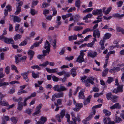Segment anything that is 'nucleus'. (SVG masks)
<instances>
[{
  "instance_id": "obj_1",
  "label": "nucleus",
  "mask_w": 124,
  "mask_h": 124,
  "mask_svg": "<svg viewBox=\"0 0 124 124\" xmlns=\"http://www.w3.org/2000/svg\"><path fill=\"white\" fill-rule=\"evenodd\" d=\"M106 98L108 100H111L112 102L115 103L117 102V99L118 97L112 95L111 93H108L106 95Z\"/></svg>"
},
{
  "instance_id": "obj_2",
  "label": "nucleus",
  "mask_w": 124,
  "mask_h": 124,
  "mask_svg": "<svg viewBox=\"0 0 124 124\" xmlns=\"http://www.w3.org/2000/svg\"><path fill=\"white\" fill-rule=\"evenodd\" d=\"M51 46L47 40H46L45 43L44 48L46 50H43L42 51L43 53H49L50 49Z\"/></svg>"
},
{
  "instance_id": "obj_3",
  "label": "nucleus",
  "mask_w": 124,
  "mask_h": 124,
  "mask_svg": "<svg viewBox=\"0 0 124 124\" xmlns=\"http://www.w3.org/2000/svg\"><path fill=\"white\" fill-rule=\"evenodd\" d=\"M53 89L54 91H57L58 92L65 91L67 89L64 86L60 85V87L58 85H55L53 87Z\"/></svg>"
},
{
  "instance_id": "obj_4",
  "label": "nucleus",
  "mask_w": 124,
  "mask_h": 124,
  "mask_svg": "<svg viewBox=\"0 0 124 124\" xmlns=\"http://www.w3.org/2000/svg\"><path fill=\"white\" fill-rule=\"evenodd\" d=\"M94 78L91 76L88 77L86 80L85 85L86 87H89L90 86V84H93L94 83L93 81Z\"/></svg>"
},
{
  "instance_id": "obj_5",
  "label": "nucleus",
  "mask_w": 124,
  "mask_h": 124,
  "mask_svg": "<svg viewBox=\"0 0 124 124\" xmlns=\"http://www.w3.org/2000/svg\"><path fill=\"white\" fill-rule=\"evenodd\" d=\"M23 4V2L22 1H20L19 3H16V9L15 14L17 15L20 13L21 11V6Z\"/></svg>"
},
{
  "instance_id": "obj_6",
  "label": "nucleus",
  "mask_w": 124,
  "mask_h": 124,
  "mask_svg": "<svg viewBox=\"0 0 124 124\" xmlns=\"http://www.w3.org/2000/svg\"><path fill=\"white\" fill-rule=\"evenodd\" d=\"M80 55L78 56L76 60V61L79 63H81L84 61V59L83 58L85 54L83 51H80Z\"/></svg>"
},
{
  "instance_id": "obj_7",
  "label": "nucleus",
  "mask_w": 124,
  "mask_h": 124,
  "mask_svg": "<svg viewBox=\"0 0 124 124\" xmlns=\"http://www.w3.org/2000/svg\"><path fill=\"white\" fill-rule=\"evenodd\" d=\"M65 110H62L60 113V115L58 114L56 115V116L57 119L58 121L59 122H61V120L60 119V118L62 119L64 116L65 115Z\"/></svg>"
},
{
  "instance_id": "obj_8",
  "label": "nucleus",
  "mask_w": 124,
  "mask_h": 124,
  "mask_svg": "<svg viewBox=\"0 0 124 124\" xmlns=\"http://www.w3.org/2000/svg\"><path fill=\"white\" fill-rule=\"evenodd\" d=\"M102 10L101 9H96L93 11L92 14L94 15H98V17H101Z\"/></svg>"
},
{
  "instance_id": "obj_9",
  "label": "nucleus",
  "mask_w": 124,
  "mask_h": 124,
  "mask_svg": "<svg viewBox=\"0 0 124 124\" xmlns=\"http://www.w3.org/2000/svg\"><path fill=\"white\" fill-rule=\"evenodd\" d=\"M3 39L4 40V42L8 44H13L14 42L12 38H8L6 37H5L2 38L1 40Z\"/></svg>"
},
{
  "instance_id": "obj_10",
  "label": "nucleus",
  "mask_w": 124,
  "mask_h": 124,
  "mask_svg": "<svg viewBox=\"0 0 124 124\" xmlns=\"http://www.w3.org/2000/svg\"><path fill=\"white\" fill-rule=\"evenodd\" d=\"M83 107V105L82 103H77L75 104V108H73V110L75 111H79L80 109Z\"/></svg>"
},
{
  "instance_id": "obj_11",
  "label": "nucleus",
  "mask_w": 124,
  "mask_h": 124,
  "mask_svg": "<svg viewBox=\"0 0 124 124\" xmlns=\"http://www.w3.org/2000/svg\"><path fill=\"white\" fill-rule=\"evenodd\" d=\"M42 104H39L37 106L35 110V111L33 114V116H34L36 115L39 114L40 112V109L42 107Z\"/></svg>"
},
{
  "instance_id": "obj_12",
  "label": "nucleus",
  "mask_w": 124,
  "mask_h": 124,
  "mask_svg": "<svg viewBox=\"0 0 124 124\" xmlns=\"http://www.w3.org/2000/svg\"><path fill=\"white\" fill-rule=\"evenodd\" d=\"M111 109H113L115 108L119 109L121 108V105L118 103H116L110 107Z\"/></svg>"
},
{
  "instance_id": "obj_13",
  "label": "nucleus",
  "mask_w": 124,
  "mask_h": 124,
  "mask_svg": "<svg viewBox=\"0 0 124 124\" xmlns=\"http://www.w3.org/2000/svg\"><path fill=\"white\" fill-rule=\"evenodd\" d=\"M123 91L122 86H119L117 88V89H114L113 91V92L115 93H117L119 92H122Z\"/></svg>"
},
{
  "instance_id": "obj_14",
  "label": "nucleus",
  "mask_w": 124,
  "mask_h": 124,
  "mask_svg": "<svg viewBox=\"0 0 124 124\" xmlns=\"http://www.w3.org/2000/svg\"><path fill=\"white\" fill-rule=\"evenodd\" d=\"M28 54L29 56L30 60H31L33 59L35 54L34 52L32 50H30L28 52Z\"/></svg>"
},
{
  "instance_id": "obj_15",
  "label": "nucleus",
  "mask_w": 124,
  "mask_h": 124,
  "mask_svg": "<svg viewBox=\"0 0 124 124\" xmlns=\"http://www.w3.org/2000/svg\"><path fill=\"white\" fill-rule=\"evenodd\" d=\"M97 54V53L96 52H94L93 54L92 52H89L88 53L87 56L88 57H90L93 58H94L96 57Z\"/></svg>"
},
{
  "instance_id": "obj_16",
  "label": "nucleus",
  "mask_w": 124,
  "mask_h": 124,
  "mask_svg": "<svg viewBox=\"0 0 124 124\" xmlns=\"http://www.w3.org/2000/svg\"><path fill=\"white\" fill-rule=\"evenodd\" d=\"M93 16L92 14L91 13L87 14L83 18V20H85V22L86 23H88L89 22L87 21L88 18H91Z\"/></svg>"
},
{
  "instance_id": "obj_17",
  "label": "nucleus",
  "mask_w": 124,
  "mask_h": 124,
  "mask_svg": "<svg viewBox=\"0 0 124 124\" xmlns=\"http://www.w3.org/2000/svg\"><path fill=\"white\" fill-rule=\"evenodd\" d=\"M46 69L48 72L49 73H57V68L50 69L48 68H46Z\"/></svg>"
},
{
  "instance_id": "obj_18",
  "label": "nucleus",
  "mask_w": 124,
  "mask_h": 124,
  "mask_svg": "<svg viewBox=\"0 0 124 124\" xmlns=\"http://www.w3.org/2000/svg\"><path fill=\"white\" fill-rule=\"evenodd\" d=\"M91 97V95H89L88 96V97L87 98L86 100H84L83 102L84 104V105H86L90 102V99Z\"/></svg>"
},
{
  "instance_id": "obj_19",
  "label": "nucleus",
  "mask_w": 124,
  "mask_h": 124,
  "mask_svg": "<svg viewBox=\"0 0 124 124\" xmlns=\"http://www.w3.org/2000/svg\"><path fill=\"white\" fill-rule=\"evenodd\" d=\"M105 42V40L103 39V40H101L99 42L100 45L101 46L100 49L102 50L105 49V47L104 46V43Z\"/></svg>"
},
{
  "instance_id": "obj_20",
  "label": "nucleus",
  "mask_w": 124,
  "mask_h": 124,
  "mask_svg": "<svg viewBox=\"0 0 124 124\" xmlns=\"http://www.w3.org/2000/svg\"><path fill=\"white\" fill-rule=\"evenodd\" d=\"M16 83H17L19 84V82L16 81H13L9 83L8 82H4L2 83V86L7 85H8L9 84H14Z\"/></svg>"
},
{
  "instance_id": "obj_21",
  "label": "nucleus",
  "mask_w": 124,
  "mask_h": 124,
  "mask_svg": "<svg viewBox=\"0 0 124 124\" xmlns=\"http://www.w3.org/2000/svg\"><path fill=\"white\" fill-rule=\"evenodd\" d=\"M113 16L114 17H116L119 19H121L122 17L124 16V14L120 15L119 13H116L113 14Z\"/></svg>"
},
{
  "instance_id": "obj_22",
  "label": "nucleus",
  "mask_w": 124,
  "mask_h": 124,
  "mask_svg": "<svg viewBox=\"0 0 124 124\" xmlns=\"http://www.w3.org/2000/svg\"><path fill=\"white\" fill-rule=\"evenodd\" d=\"M13 22H19L21 21V19L20 18L16 16H13Z\"/></svg>"
},
{
  "instance_id": "obj_23",
  "label": "nucleus",
  "mask_w": 124,
  "mask_h": 124,
  "mask_svg": "<svg viewBox=\"0 0 124 124\" xmlns=\"http://www.w3.org/2000/svg\"><path fill=\"white\" fill-rule=\"evenodd\" d=\"M84 93L82 91H81L79 93V97L80 99H84L85 96L84 95Z\"/></svg>"
},
{
  "instance_id": "obj_24",
  "label": "nucleus",
  "mask_w": 124,
  "mask_h": 124,
  "mask_svg": "<svg viewBox=\"0 0 124 124\" xmlns=\"http://www.w3.org/2000/svg\"><path fill=\"white\" fill-rule=\"evenodd\" d=\"M17 109L19 111L23 109V103L22 102H19L18 103Z\"/></svg>"
},
{
  "instance_id": "obj_25",
  "label": "nucleus",
  "mask_w": 124,
  "mask_h": 124,
  "mask_svg": "<svg viewBox=\"0 0 124 124\" xmlns=\"http://www.w3.org/2000/svg\"><path fill=\"white\" fill-rule=\"evenodd\" d=\"M13 99L15 102H18V103L21 102V101L22 100V98L20 97L18 99H16L15 97H14L13 98Z\"/></svg>"
},
{
  "instance_id": "obj_26",
  "label": "nucleus",
  "mask_w": 124,
  "mask_h": 124,
  "mask_svg": "<svg viewBox=\"0 0 124 124\" xmlns=\"http://www.w3.org/2000/svg\"><path fill=\"white\" fill-rule=\"evenodd\" d=\"M111 35L110 34L107 33H106L103 37V39L104 40L109 39L111 37Z\"/></svg>"
},
{
  "instance_id": "obj_27",
  "label": "nucleus",
  "mask_w": 124,
  "mask_h": 124,
  "mask_svg": "<svg viewBox=\"0 0 124 124\" xmlns=\"http://www.w3.org/2000/svg\"><path fill=\"white\" fill-rule=\"evenodd\" d=\"M103 112L105 116H110L111 114V113L110 112L106 109L103 110Z\"/></svg>"
},
{
  "instance_id": "obj_28",
  "label": "nucleus",
  "mask_w": 124,
  "mask_h": 124,
  "mask_svg": "<svg viewBox=\"0 0 124 124\" xmlns=\"http://www.w3.org/2000/svg\"><path fill=\"white\" fill-rule=\"evenodd\" d=\"M77 37V36L76 35H74L73 36H72L69 37V41L72 40H76Z\"/></svg>"
},
{
  "instance_id": "obj_29",
  "label": "nucleus",
  "mask_w": 124,
  "mask_h": 124,
  "mask_svg": "<svg viewBox=\"0 0 124 124\" xmlns=\"http://www.w3.org/2000/svg\"><path fill=\"white\" fill-rule=\"evenodd\" d=\"M7 34V31H6V29L4 28L3 31V33L2 35L0 36V40H1L2 38L5 37L4 35H6Z\"/></svg>"
},
{
  "instance_id": "obj_30",
  "label": "nucleus",
  "mask_w": 124,
  "mask_h": 124,
  "mask_svg": "<svg viewBox=\"0 0 124 124\" xmlns=\"http://www.w3.org/2000/svg\"><path fill=\"white\" fill-rule=\"evenodd\" d=\"M29 72H30L29 71H27V72H24L21 74V75L22 76L23 78V79L28 77V74Z\"/></svg>"
},
{
  "instance_id": "obj_31",
  "label": "nucleus",
  "mask_w": 124,
  "mask_h": 124,
  "mask_svg": "<svg viewBox=\"0 0 124 124\" xmlns=\"http://www.w3.org/2000/svg\"><path fill=\"white\" fill-rule=\"evenodd\" d=\"M71 74L73 77L77 75V73L76 70L72 69L70 70Z\"/></svg>"
},
{
  "instance_id": "obj_32",
  "label": "nucleus",
  "mask_w": 124,
  "mask_h": 124,
  "mask_svg": "<svg viewBox=\"0 0 124 124\" xmlns=\"http://www.w3.org/2000/svg\"><path fill=\"white\" fill-rule=\"evenodd\" d=\"M21 38V35L19 34L16 35L14 37V39L16 41L18 39H20Z\"/></svg>"
},
{
  "instance_id": "obj_33",
  "label": "nucleus",
  "mask_w": 124,
  "mask_h": 124,
  "mask_svg": "<svg viewBox=\"0 0 124 124\" xmlns=\"http://www.w3.org/2000/svg\"><path fill=\"white\" fill-rule=\"evenodd\" d=\"M27 93V92L24 90H23L22 89H20L19 90L18 92V95H20L22 93Z\"/></svg>"
},
{
  "instance_id": "obj_34",
  "label": "nucleus",
  "mask_w": 124,
  "mask_h": 124,
  "mask_svg": "<svg viewBox=\"0 0 124 124\" xmlns=\"http://www.w3.org/2000/svg\"><path fill=\"white\" fill-rule=\"evenodd\" d=\"M3 121H4L5 122L9 120V117L8 116L3 115V117L2 118Z\"/></svg>"
},
{
  "instance_id": "obj_35",
  "label": "nucleus",
  "mask_w": 124,
  "mask_h": 124,
  "mask_svg": "<svg viewBox=\"0 0 124 124\" xmlns=\"http://www.w3.org/2000/svg\"><path fill=\"white\" fill-rule=\"evenodd\" d=\"M16 119V117H12L10 119L13 124H16L17 121Z\"/></svg>"
},
{
  "instance_id": "obj_36",
  "label": "nucleus",
  "mask_w": 124,
  "mask_h": 124,
  "mask_svg": "<svg viewBox=\"0 0 124 124\" xmlns=\"http://www.w3.org/2000/svg\"><path fill=\"white\" fill-rule=\"evenodd\" d=\"M56 95L57 98L62 97L64 96V93L62 92H60L59 93Z\"/></svg>"
},
{
  "instance_id": "obj_37",
  "label": "nucleus",
  "mask_w": 124,
  "mask_h": 124,
  "mask_svg": "<svg viewBox=\"0 0 124 124\" xmlns=\"http://www.w3.org/2000/svg\"><path fill=\"white\" fill-rule=\"evenodd\" d=\"M80 3L81 2L80 0L76 1L75 3V6L78 8H79L80 6Z\"/></svg>"
},
{
  "instance_id": "obj_38",
  "label": "nucleus",
  "mask_w": 124,
  "mask_h": 124,
  "mask_svg": "<svg viewBox=\"0 0 124 124\" xmlns=\"http://www.w3.org/2000/svg\"><path fill=\"white\" fill-rule=\"evenodd\" d=\"M71 115L72 116V119L74 122V124H76L77 118L74 116V114L73 112L71 113Z\"/></svg>"
},
{
  "instance_id": "obj_39",
  "label": "nucleus",
  "mask_w": 124,
  "mask_h": 124,
  "mask_svg": "<svg viewBox=\"0 0 124 124\" xmlns=\"http://www.w3.org/2000/svg\"><path fill=\"white\" fill-rule=\"evenodd\" d=\"M121 120V119L120 117H118L116 115L115 118V122L116 123H119Z\"/></svg>"
},
{
  "instance_id": "obj_40",
  "label": "nucleus",
  "mask_w": 124,
  "mask_h": 124,
  "mask_svg": "<svg viewBox=\"0 0 124 124\" xmlns=\"http://www.w3.org/2000/svg\"><path fill=\"white\" fill-rule=\"evenodd\" d=\"M113 80L114 79L113 78L111 77H108L107 81V82L108 83L110 84L113 81Z\"/></svg>"
},
{
  "instance_id": "obj_41",
  "label": "nucleus",
  "mask_w": 124,
  "mask_h": 124,
  "mask_svg": "<svg viewBox=\"0 0 124 124\" xmlns=\"http://www.w3.org/2000/svg\"><path fill=\"white\" fill-rule=\"evenodd\" d=\"M49 5V4L46 2H44L42 4V7L44 9L46 8Z\"/></svg>"
},
{
  "instance_id": "obj_42",
  "label": "nucleus",
  "mask_w": 124,
  "mask_h": 124,
  "mask_svg": "<svg viewBox=\"0 0 124 124\" xmlns=\"http://www.w3.org/2000/svg\"><path fill=\"white\" fill-rule=\"evenodd\" d=\"M10 68L9 66H8L6 67L5 69V72L7 74H9L10 72Z\"/></svg>"
},
{
  "instance_id": "obj_43",
  "label": "nucleus",
  "mask_w": 124,
  "mask_h": 124,
  "mask_svg": "<svg viewBox=\"0 0 124 124\" xmlns=\"http://www.w3.org/2000/svg\"><path fill=\"white\" fill-rule=\"evenodd\" d=\"M42 40H41V41L39 42H36L35 43L33 44L34 46L35 47L38 46H39L40 44H41L42 42Z\"/></svg>"
},
{
  "instance_id": "obj_44",
  "label": "nucleus",
  "mask_w": 124,
  "mask_h": 124,
  "mask_svg": "<svg viewBox=\"0 0 124 124\" xmlns=\"http://www.w3.org/2000/svg\"><path fill=\"white\" fill-rule=\"evenodd\" d=\"M32 111V109L28 108L26 109L24 112L27 113L28 114H30Z\"/></svg>"
},
{
  "instance_id": "obj_45",
  "label": "nucleus",
  "mask_w": 124,
  "mask_h": 124,
  "mask_svg": "<svg viewBox=\"0 0 124 124\" xmlns=\"http://www.w3.org/2000/svg\"><path fill=\"white\" fill-rule=\"evenodd\" d=\"M40 121L42 122V124H43L47 120V118L46 117H42L40 119Z\"/></svg>"
},
{
  "instance_id": "obj_46",
  "label": "nucleus",
  "mask_w": 124,
  "mask_h": 124,
  "mask_svg": "<svg viewBox=\"0 0 124 124\" xmlns=\"http://www.w3.org/2000/svg\"><path fill=\"white\" fill-rule=\"evenodd\" d=\"M32 75L33 77L34 78H36L39 77V75L38 74H36L34 73V71L32 72Z\"/></svg>"
},
{
  "instance_id": "obj_47",
  "label": "nucleus",
  "mask_w": 124,
  "mask_h": 124,
  "mask_svg": "<svg viewBox=\"0 0 124 124\" xmlns=\"http://www.w3.org/2000/svg\"><path fill=\"white\" fill-rule=\"evenodd\" d=\"M31 68L33 69H37L38 70H40L41 69V68L38 65H34L31 67Z\"/></svg>"
},
{
  "instance_id": "obj_48",
  "label": "nucleus",
  "mask_w": 124,
  "mask_h": 124,
  "mask_svg": "<svg viewBox=\"0 0 124 124\" xmlns=\"http://www.w3.org/2000/svg\"><path fill=\"white\" fill-rule=\"evenodd\" d=\"M49 64V62L48 61H46L45 62L42 64H39L40 66H42L43 67H46Z\"/></svg>"
},
{
  "instance_id": "obj_49",
  "label": "nucleus",
  "mask_w": 124,
  "mask_h": 124,
  "mask_svg": "<svg viewBox=\"0 0 124 124\" xmlns=\"http://www.w3.org/2000/svg\"><path fill=\"white\" fill-rule=\"evenodd\" d=\"M37 13V11L33 9H32L31 10L30 13L32 15H34L35 14H36Z\"/></svg>"
},
{
  "instance_id": "obj_50",
  "label": "nucleus",
  "mask_w": 124,
  "mask_h": 124,
  "mask_svg": "<svg viewBox=\"0 0 124 124\" xmlns=\"http://www.w3.org/2000/svg\"><path fill=\"white\" fill-rule=\"evenodd\" d=\"M93 9V8H90L86 9V10H84L83 11V13L88 12H90Z\"/></svg>"
},
{
  "instance_id": "obj_51",
  "label": "nucleus",
  "mask_w": 124,
  "mask_h": 124,
  "mask_svg": "<svg viewBox=\"0 0 124 124\" xmlns=\"http://www.w3.org/2000/svg\"><path fill=\"white\" fill-rule=\"evenodd\" d=\"M46 53H43L42 55H40L37 56V58L39 59H41L43 57H44L46 55Z\"/></svg>"
},
{
  "instance_id": "obj_52",
  "label": "nucleus",
  "mask_w": 124,
  "mask_h": 124,
  "mask_svg": "<svg viewBox=\"0 0 124 124\" xmlns=\"http://www.w3.org/2000/svg\"><path fill=\"white\" fill-rule=\"evenodd\" d=\"M52 79L53 81L54 82H57L58 81L59 78L55 76H52Z\"/></svg>"
},
{
  "instance_id": "obj_53",
  "label": "nucleus",
  "mask_w": 124,
  "mask_h": 124,
  "mask_svg": "<svg viewBox=\"0 0 124 124\" xmlns=\"http://www.w3.org/2000/svg\"><path fill=\"white\" fill-rule=\"evenodd\" d=\"M56 73L58 75L61 76L65 74L66 73V72L65 71L63 70L59 72Z\"/></svg>"
},
{
  "instance_id": "obj_54",
  "label": "nucleus",
  "mask_w": 124,
  "mask_h": 124,
  "mask_svg": "<svg viewBox=\"0 0 124 124\" xmlns=\"http://www.w3.org/2000/svg\"><path fill=\"white\" fill-rule=\"evenodd\" d=\"M83 28V27L81 26H76L74 30L76 31H78L80 30H82Z\"/></svg>"
},
{
  "instance_id": "obj_55",
  "label": "nucleus",
  "mask_w": 124,
  "mask_h": 124,
  "mask_svg": "<svg viewBox=\"0 0 124 124\" xmlns=\"http://www.w3.org/2000/svg\"><path fill=\"white\" fill-rule=\"evenodd\" d=\"M117 66L120 67H123V68L121 69V70L122 72H124V64L123 63L121 64H119L117 65Z\"/></svg>"
},
{
  "instance_id": "obj_56",
  "label": "nucleus",
  "mask_w": 124,
  "mask_h": 124,
  "mask_svg": "<svg viewBox=\"0 0 124 124\" xmlns=\"http://www.w3.org/2000/svg\"><path fill=\"white\" fill-rule=\"evenodd\" d=\"M111 7H110L107 9V10L105 11V12H104V13L106 14H108L111 11Z\"/></svg>"
},
{
  "instance_id": "obj_57",
  "label": "nucleus",
  "mask_w": 124,
  "mask_h": 124,
  "mask_svg": "<svg viewBox=\"0 0 124 124\" xmlns=\"http://www.w3.org/2000/svg\"><path fill=\"white\" fill-rule=\"evenodd\" d=\"M27 44V41H26L24 40V41L22 42L21 43H20L19 45L20 46H22L24 45H25Z\"/></svg>"
},
{
  "instance_id": "obj_58",
  "label": "nucleus",
  "mask_w": 124,
  "mask_h": 124,
  "mask_svg": "<svg viewBox=\"0 0 124 124\" xmlns=\"http://www.w3.org/2000/svg\"><path fill=\"white\" fill-rule=\"evenodd\" d=\"M11 66L12 67V69L15 70L16 71V72L17 73H18V71L17 70V68L14 65H12Z\"/></svg>"
},
{
  "instance_id": "obj_59",
  "label": "nucleus",
  "mask_w": 124,
  "mask_h": 124,
  "mask_svg": "<svg viewBox=\"0 0 124 124\" xmlns=\"http://www.w3.org/2000/svg\"><path fill=\"white\" fill-rule=\"evenodd\" d=\"M76 9V8L75 7H71L67 10V12L68 13L70 12H72V10H75Z\"/></svg>"
},
{
  "instance_id": "obj_60",
  "label": "nucleus",
  "mask_w": 124,
  "mask_h": 124,
  "mask_svg": "<svg viewBox=\"0 0 124 124\" xmlns=\"http://www.w3.org/2000/svg\"><path fill=\"white\" fill-rule=\"evenodd\" d=\"M103 93H95L94 95V97H98L102 95Z\"/></svg>"
},
{
  "instance_id": "obj_61",
  "label": "nucleus",
  "mask_w": 124,
  "mask_h": 124,
  "mask_svg": "<svg viewBox=\"0 0 124 124\" xmlns=\"http://www.w3.org/2000/svg\"><path fill=\"white\" fill-rule=\"evenodd\" d=\"M53 44H54L53 45V49H55L56 48V41L55 39H54L53 41Z\"/></svg>"
},
{
  "instance_id": "obj_62",
  "label": "nucleus",
  "mask_w": 124,
  "mask_h": 124,
  "mask_svg": "<svg viewBox=\"0 0 124 124\" xmlns=\"http://www.w3.org/2000/svg\"><path fill=\"white\" fill-rule=\"evenodd\" d=\"M74 57L73 56H71L69 57H66L65 58V59L66 60L68 61H70L72 60L74 58Z\"/></svg>"
},
{
  "instance_id": "obj_63",
  "label": "nucleus",
  "mask_w": 124,
  "mask_h": 124,
  "mask_svg": "<svg viewBox=\"0 0 124 124\" xmlns=\"http://www.w3.org/2000/svg\"><path fill=\"white\" fill-rule=\"evenodd\" d=\"M15 91V90L14 89L12 88L10 90V91L8 92V93L9 94H13Z\"/></svg>"
},
{
  "instance_id": "obj_64",
  "label": "nucleus",
  "mask_w": 124,
  "mask_h": 124,
  "mask_svg": "<svg viewBox=\"0 0 124 124\" xmlns=\"http://www.w3.org/2000/svg\"><path fill=\"white\" fill-rule=\"evenodd\" d=\"M90 31V29L88 28H86L83 30L82 33V34H84Z\"/></svg>"
}]
</instances>
